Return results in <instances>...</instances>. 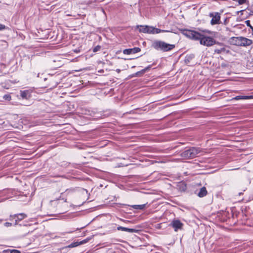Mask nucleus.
I'll return each instance as SVG.
<instances>
[{
    "instance_id": "nucleus-1",
    "label": "nucleus",
    "mask_w": 253,
    "mask_h": 253,
    "mask_svg": "<svg viewBox=\"0 0 253 253\" xmlns=\"http://www.w3.org/2000/svg\"><path fill=\"white\" fill-rule=\"evenodd\" d=\"M152 47L156 50L167 52L172 50L175 47V45L169 44L162 41L156 40L152 44Z\"/></svg>"
},
{
    "instance_id": "nucleus-2",
    "label": "nucleus",
    "mask_w": 253,
    "mask_h": 253,
    "mask_svg": "<svg viewBox=\"0 0 253 253\" xmlns=\"http://www.w3.org/2000/svg\"><path fill=\"white\" fill-rule=\"evenodd\" d=\"M140 33H147L149 34H159L160 33L168 32V31L161 30L158 28H155L153 26L147 25H137L136 26Z\"/></svg>"
},
{
    "instance_id": "nucleus-3",
    "label": "nucleus",
    "mask_w": 253,
    "mask_h": 253,
    "mask_svg": "<svg viewBox=\"0 0 253 253\" xmlns=\"http://www.w3.org/2000/svg\"><path fill=\"white\" fill-rule=\"evenodd\" d=\"M200 152L199 148L192 147L181 153V156L184 159H192L196 157Z\"/></svg>"
},
{
    "instance_id": "nucleus-4",
    "label": "nucleus",
    "mask_w": 253,
    "mask_h": 253,
    "mask_svg": "<svg viewBox=\"0 0 253 253\" xmlns=\"http://www.w3.org/2000/svg\"><path fill=\"white\" fill-rule=\"evenodd\" d=\"M201 44L206 46H211L215 44L216 41L212 37L204 36L201 34L200 37L198 40Z\"/></svg>"
},
{
    "instance_id": "nucleus-5",
    "label": "nucleus",
    "mask_w": 253,
    "mask_h": 253,
    "mask_svg": "<svg viewBox=\"0 0 253 253\" xmlns=\"http://www.w3.org/2000/svg\"><path fill=\"white\" fill-rule=\"evenodd\" d=\"M215 44H216V46L214 49V53L217 54L230 53V51L228 47L223 43L216 42Z\"/></svg>"
},
{
    "instance_id": "nucleus-6",
    "label": "nucleus",
    "mask_w": 253,
    "mask_h": 253,
    "mask_svg": "<svg viewBox=\"0 0 253 253\" xmlns=\"http://www.w3.org/2000/svg\"><path fill=\"white\" fill-rule=\"evenodd\" d=\"M184 35L191 39L198 40L200 37L201 34L194 31L186 30L184 33Z\"/></svg>"
},
{
    "instance_id": "nucleus-7",
    "label": "nucleus",
    "mask_w": 253,
    "mask_h": 253,
    "mask_svg": "<svg viewBox=\"0 0 253 253\" xmlns=\"http://www.w3.org/2000/svg\"><path fill=\"white\" fill-rule=\"evenodd\" d=\"M170 225L174 228L175 231H177L182 229L183 224L179 220L174 219L171 221Z\"/></svg>"
},
{
    "instance_id": "nucleus-8",
    "label": "nucleus",
    "mask_w": 253,
    "mask_h": 253,
    "mask_svg": "<svg viewBox=\"0 0 253 253\" xmlns=\"http://www.w3.org/2000/svg\"><path fill=\"white\" fill-rule=\"evenodd\" d=\"M210 16L212 17L211 21V24L212 25L219 24L220 16L218 13H210Z\"/></svg>"
},
{
    "instance_id": "nucleus-9",
    "label": "nucleus",
    "mask_w": 253,
    "mask_h": 253,
    "mask_svg": "<svg viewBox=\"0 0 253 253\" xmlns=\"http://www.w3.org/2000/svg\"><path fill=\"white\" fill-rule=\"evenodd\" d=\"M140 48L139 47H134L133 48H128L124 50L123 53L125 54H131L137 53L140 51Z\"/></svg>"
},
{
    "instance_id": "nucleus-10",
    "label": "nucleus",
    "mask_w": 253,
    "mask_h": 253,
    "mask_svg": "<svg viewBox=\"0 0 253 253\" xmlns=\"http://www.w3.org/2000/svg\"><path fill=\"white\" fill-rule=\"evenodd\" d=\"M89 240V239L87 238V239H84L82 241H78L77 242L72 243V244L69 245L68 246L66 247V248H74V247H77L79 245H82V244L87 243Z\"/></svg>"
},
{
    "instance_id": "nucleus-11",
    "label": "nucleus",
    "mask_w": 253,
    "mask_h": 253,
    "mask_svg": "<svg viewBox=\"0 0 253 253\" xmlns=\"http://www.w3.org/2000/svg\"><path fill=\"white\" fill-rule=\"evenodd\" d=\"M253 43L252 40L241 37V46H247L251 45Z\"/></svg>"
},
{
    "instance_id": "nucleus-12",
    "label": "nucleus",
    "mask_w": 253,
    "mask_h": 253,
    "mask_svg": "<svg viewBox=\"0 0 253 253\" xmlns=\"http://www.w3.org/2000/svg\"><path fill=\"white\" fill-rule=\"evenodd\" d=\"M117 230H119V231L121 230V231H123L128 232L129 233H137L138 231V230H136L135 229L128 228L126 227H124L120 226H119L117 227Z\"/></svg>"
},
{
    "instance_id": "nucleus-13",
    "label": "nucleus",
    "mask_w": 253,
    "mask_h": 253,
    "mask_svg": "<svg viewBox=\"0 0 253 253\" xmlns=\"http://www.w3.org/2000/svg\"><path fill=\"white\" fill-rule=\"evenodd\" d=\"M15 215L16 218L15 221V225H17L19 221L22 220L27 217V215L23 213L16 214Z\"/></svg>"
},
{
    "instance_id": "nucleus-14",
    "label": "nucleus",
    "mask_w": 253,
    "mask_h": 253,
    "mask_svg": "<svg viewBox=\"0 0 253 253\" xmlns=\"http://www.w3.org/2000/svg\"><path fill=\"white\" fill-rule=\"evenodd\" d=\"M231 39L233 44L241 46V37H233Z\"/></svg>"
},
{
    "instance_id": "nucleus-15",
    "label": "nucleus",
    "mask_w": 253,
    "mask_h": 253,
    "mask_svg": "<svg viewBox=\"0 0 253 253\" xmlns=\"http://www.w3.org/2000/svg\"><path fill=\"white\" fill-rule=\"evenodd\" d=\"M208 193L207 190L205 187H203L200 190L199 192L198 193V196L199 197H204L207 195Z\"/></svg>"
},
{
    "instance_id": "nucleus-16",
    "label": "nucleus",
    "mask_w": 253,
    "mask_h": 253,
    "mask_svg": "<svg viewBox=\"0 0 253 253\" xmlns=\"http://www.w3.org/2000/svg\"><path fill=\"white\" fill-rule=\"evenodd\" d=\"M252 96H237L232 99V100H239V99H249L252 98Z\"/></svg>"
},
{
    "instance_id": "nucleus-17",
    "label": "nucleus",
    "mask_w": 253,
    "mask_h": 253,
    "mask_svg": "<svg viewBox=\"0 0 253 253\" xmlns=\"http://www.w3.org/2000/svg\"><path fill=\"white\" fill-rule=\"evenodd\" d=\"M20 96L23 98L27 99L29 97V93L27 90L21 91L20 92Z\"/></svg>"
},
{
    "instance_id": "nucleus-18",
    "label": "nucleus",
    "mask_w": 253,
    "mask_h": 253,
    "mask_svg": "<svg viewBox=\"0 0 253 253\" xmlns=\"http://www.w3.org/2000/svg\"><path fill=\"white\" fill-rule=\"evenodd\" d=\"M3 253H20V251L14 249H7L4 250Z\"/></svg>"
},
{
    "instance_id": "nucleus-19",
    "label": "nucleus",
    "mask_w": 253,
    "mask_h": 253,
    "mask_svg": "<svg viewBox=\"0 0 253 253\" xmlns=\"http://www.w3.org/2000/svg\"><path fill=\"white\" fill-rule=\"evenodd\" d=\"M145 207V204L143 205H133L132 206V207L136 210H142Z\"/></svg>"
},
{
    "instance_id": "nucleus-20",
    "label": "nucleus",
    "mask_w": 253,
    "mask_h": 253,
    "mask_svg": "<svg viewBox=\"0 0 253 253\" xmlns=\"http://www.w3.org/2000/svg\"><path fill=\"white\" fill-rule=\"evenodd\" d=\"M3 98L5 99V100H10L11 99V96L9 94H5L3 96Z\"/></svg>"
},
{
    "instance_id": "nucleus-21",
    "label": "nucleus",
    "mask_w": 253,
    "mask_h": 253,
    "mask_svg": "<svg viewBox=\"0 0 253 253\" xmlns=\"http://www.w3.org/2000/svg\"><path fill=\"white\" fill-rule=\"evenodd\" d=\"M100 46L99 45H97L93 48V51L97 52V51H99L100 50Z\"/></svg>"
},
{
    "instance_id": "nucleus-22",
    "label": "nucleus",
    "mask_w": 253,
    "mask_h": 253,
    "mask_svg": "<svg viewBox=\"0 0 253 253\" xmlns=\"http://www.w3.org/2000/svg\"><path fill=\"white\" fill-rule=\"evenodd\" d=\"M6 28L5 25L0 24V31L3 30Z\"/></svg>"
},
{
    "instance_id": "nucleus-23",
    "label": "nucleus",
    "mask_w": 253,
    "mask_h": 253,
    "mask_svg": "<svg viewBox=\"0 0 253 253\" xmlns=\"http://www.w3.org/2000/svg\"><path fill=\"white\" fill-rule=\"evenodd\" d=\"M15 218H16L15 214L10 215V217H9L10 220H12L13 219H15Z\"/></svg>"
},
{
    "instance_id": "nucleus-24",
    "label": "nucleus",
    "mask_w": 253,
    "mask_h": 253,
    "mask_svg": "<svg viewBox=\"0 0 253 253\" xmlns=\"http://www.w3.org/2000/svg\"><path fill=\"white\" fill-rule=\"evenodd\" d=\"M4 225L5 227H10L12 225V224L10 222H5L4 223Z\"/></svg>"
},
{
    "instance_id": "nucleus-25",
    "label": "nucleus",
    "mask_w": 253,
    "mask_h": 253,
    "mask_svg": "<svg viewBox=\"0 0 253 253\" xmlns=\"http://www.w3.org/2000/svg\"><path fill=\"white\" fill-rule=\"evenodd\" d=\"M246 23L247 25V26H249L251 28V27H252L251 25H250V22L249 20H247L246 21Z\"/></svg>"
},
{
    "instance_id": "nucleus-26",
    "label": "nucleus",
    "mask_w": 253,
    "mask_h": 253,
    "mask_svg": "<svg viewBox=\"0 0 253 253\" xmlns=\"http://www.w3.org/2000/svg\"><path fill=\"white\" fill-rule=\"evenodd\" d=\"M251 29H252V32H253V33H252V34H253V27H251Z\"/></svg>"
},
{
    "instance_id": "nucleus-27",
    "label": "nucleus",
    "mask_w": 253,
    "mask_h": 253,
    "mask_svg": "<svg viewBox=\"0 0 253 253\" xmlns=\"http://www.w3.org/2000/svg\"><path fill=\"white\" fill-rule=\"evenodd\" d=\"M72 231H71V232H69L68 233H72Z\"/></svg>"
}]
</instances>
